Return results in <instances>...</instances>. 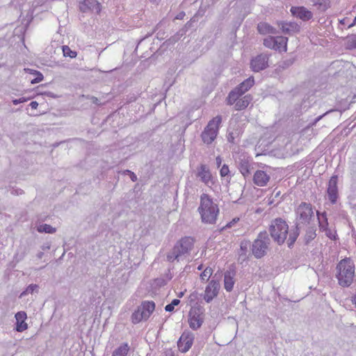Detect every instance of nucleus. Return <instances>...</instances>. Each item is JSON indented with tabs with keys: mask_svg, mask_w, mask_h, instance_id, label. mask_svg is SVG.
<instances>
[{
	"mask_svg": "<svg viewBox=\"0 0 356 356\" xmlns=\"http://www.w3.org/2000/svg\"><path fill=\"white\" fill-rule=\"evenodd\" d=\"M197 210L202 222L209 225L216 224L219 214V208L209 195L205 193L201 195L200 204Z\"/></svg>",
	"mask_w": 356,
	"mask_h": 356,
	"instance_id": "nucleus-1",
	"label": "nucleus"
},
{
	"mask_svg": "<svg viewBox=\"0 0 356 356\" xmlns=\"http://www.w3.org/2000/svg\"><path fill=\"white\" fill-rule=\"evenodd\" d=\"M337 278L339 285L348 287L353 282L355 278V264L350 258L341 259L337 265Z\"/></svg>",
	"mask_w": 356,
	"mask_h": 356,
	"instance_id": "nucleus-2",
	"label": "nucleus"
},
{
	"mask_svg": "<svg viewBox=\"0 0 356 356\" xmlns=\"http://www.w3.org/2000/svg\"><path fill=\"white\" fill-rule=\"evenodd\" d=\"M194 244L193 238L185 236L178 241L174 245L173 248L167 254V260L173 262L179 258L188 254L192 250Z\"/></svg>",
	"mask_w": 356,
	"mask_h": 356,
	"instance_id": "nucleus-3",
	"label": "nucleus"
},
{
	"mask_svg": "<svg viewBox=\"0 0 356 356\" xmlns=\"http://www.w3.org/2000/svg\"><path fill=\"white\" fill-rule=\"evenodd\" d=\"M268 231L271 238L278 245H282L289 234V225L285 220L277 218L271 221Z\"/></svg>",
	"mask_w": 356,
	"mask_h": 356,
	"instance_id": "nucleus-4",
	"label": "nucleus"
},
{
	"mask_svg": "<svg viewBox=\"0 0 356 356\" xmlns=\"http://www.w3.org/2000/svg\"><path fill=\"white\" fill-rule=\"evenodd\" d=\"M270 243V239L268 232L266 231L260 232L258 234L257 238L252 243V254L257 259H260L264 257L267 254V250Z\"/></svg>",
	"mask_w": 356,
	"mask_h": 356,
	"instance_id": "nucleus-5",
	"label": "nucleus"
},
{
	"mask_svg": "<svg viewBox=\"0 0 356 356\" xmlns=\"http://www.w3.org/2000/svg\"><path fill=\"white\" fill-rule=\"evenodd\" d=\"M221 122L222 117L220 115H217L208 122L201 134L204 143L210 145L216 138Z\"/></svg>",
	"mask_w": 356,
	"mask_h": 356,
	"instance_id": "nucleus-6",
	"label": "nucleus"
},
{
	"mask_svg": "<svg viewBox=\"0 0 356 356\" xmlns=\"http://www.w3.org/2000/svg\"><path fill=\"white\" fill-rule=\"evenodd\" d=\"M296 222L300 224H309L314 217V210L310 203L302 202L295 210Z\"/></svg>",
	"mask_w": 356,
	"mask_h": 356,
	"instance_id": "nucleus-7",
	"label": "nucleus"
},
{
	"mask_svg": "<svg viewBox=\"0 0 356 356\" xmlns=\"http://www.w3.org/2000/svg\"><path fill=\"white\" fill-rule=\"evenodd\" d=\"M155 309L154 302L145 301L131 315V321L136 324L147 319Z\"/></svg>",
	"mask_w": 356,
	"mask_h": 356,
	"instance_id": "nucleus-8",
	"label": "nucleus"
},
{
	"mask_svg": "<svg viewBox=\"0 0 356 356\" xmlns=\"http://www.w3.org/2000/svg\"><path fill=\"white\" fill-rule=\"evenodd\" d=\"M203 313L199 307L192 308L188 314V324L191 329L196 330L200 328L203 322Z\"/></svg>",
	"mask_w": 356,
	"mask_h": 356,
	"instance_id": "nucleus-9",
	"label": "nucleus"
},
{
	"mask_svg": "<svg viewBox=\"0 0 356 356\" xmlns=\"http://www.w3.org/2000/svg\"><path fill=\"white\" fill-rule=\"evenodd\" d=\"M268 55L260 54L250 60V68L254 72H259L268 67Z\"/></svg>",
	"mask_w": 356,
	"mask_h": 356,
	"instance_id": "nucleus-10",
	"label": "nucleus"
},
{
	"mask_svg": "<svg viewBox=\"0 0 356 356\" xmlns=\"http://www.w3.org/2000/svg\"><path fill=\"white\" fill-rule=\"evenodd\" d=\"M214 278L210 281L204 291V299L207 302H210L218 294L220 285L219 281Z\"/></svg>",
	"mask_w": 356,
	"mask_h": 356,
	"instance_id": "nucleus-11",
	"label": "nucleus"
},
{
	"mask_svg": "<svg viewBox=\"0 0 356 356\" xmlns=\"http://www.w3.org/2000/svg\"><path fill=\"white\" fill-rule=\"evenodd\" d=\"M194 341V334L191 332H184L181 335L177 346L179 350L185 353L191 348Z\"/></svg>",
	"mask_w": 356,
	"mask_h": 356,
	"instance_id": "nucleus-12",
	"label": "nucleus"
},
{
	"mask_svg": "<svg viewBox=\"0 0 356 356\" xmlns=\"http://www.w3.org/2000/svg\"><path fill=\"white\" fill-rule=\"evenodd\" d=\"M337 181L338 177L337 175H333L331 177L328 182L327 194L328 199L332 204H335L338 198Z\"/></svg>",
	"mask_w": 356,
	"mask_h": 356,
	"instance_id": "nucleus-13",
	"label": "nucleus"
},
{
	"mask_svg": "<svg viewBox=\"0 0 356 356\" xmlns=\"http://www.w3.org/2000/svg\"><path fill=\"white\" fill-rule=\"evenodd\" d=\"M101 7V4L97 0H82L79 2V9L83 13L91 10L99 13Z\"/></svg>",
	"mask_w": 356,
	"mask_h": 356,
	"instance_id": "nucleus-14",
	"label": "nucleus"
},
{
	"mask_svg": "<svg viewBox=\"0 0 356 356\" xmlns=\"http://www.w3.org/2000/svg\"><path fill=\"white\" fill-rule=\"evenodd\" d=\"M277 25L282 32L287 35H293L300 30V26L296 22H277Z\"/></svg>",
	"mask_w": 356,
	"mask_h": 356,
	"instance_id": "nucleus-15",
	"label": "nucleus"
},
{
	"mask_svg": "<svg viewBox=\"0 0 356 356\" xmlns=\"http://www.w3.org/2000/svg\"><path fill=\"white\" fill-rule=\"evenodd\" d=\"M292 15L302 21H308L313 17V13L303 6L292 7L291 8Z\"/></svg>",
	"mask_w": 356,
	"mask_h": 356,
	"instance_id": "nucleus-16",
	"label": "nucleus"
},
{
	"mask_svg": "<svg viewBox=\"0 0 356 356\" xmlns=\"http://www.w3.org/2000/svg\"><path fill=\"white\" fill-rule=\"evenodd\" d=\"M270 180V176L263 170H257L253 177L254 184L258 186L262 187L267 185Z\"/></svg>",
	"mask_w": 356,
	"mask_h": 356,
	"instance_id": "nucleus-17",
	"label": "nucleus"
},
{
	"mask_svg": "<svg viewBox=\"0 0 356 356\" xmlns=\"http://www.w3.org/2000/svg\"><path fill=\"white\" fill-rule=\"evenodd\" d=\"M27 318L26 313L25 312H18L15 314L16 318V330L22 332L28 328V325L25 322Z\"/></svg>",
	"mask_w": 356,
	"mask_h": 356,
	"instance_id": "nucleus-18",
	"label": "nucleus"
},
{
	"mask_svg": "<svg viewBox=\"0 0 356 356\" xmlns=\"http://www.w3.org/2000/svg\"><path fill=\"white\" fill-rule=\"evenodd\" d=\"M238 169L243 176L247 178L251 175L252 163L245 156L239 159Z\"/></svg>",
	"mask_w": 356,
	"mask_h": 356,
	"instance_id": "nucleus-19",
	"label": "nucleus"
},
{
	"mask_svg": "<svg viewBox=\"0 0 356 356\" xmlns=\"http://www.w3.org/2000/svg\"><path fill=\"white\" fill-rule=\"evenodd\" d=\"M197 177H200L201 181L205 184H209L211 179V175L205 165L201 164L197 169Z\"/></svg>",
	"mask_w": 356,
	"mask_h": 356,
	"instance_id": "nucleus-20",
	"label": "nucleus"
},
{
	"mask_svg": "<svg viewBox=\"0 0 356 356\" xmlns=\"http://www.w3.org/2000/svg\"><path fill=\"white\" fill-rule=\"evenodd\" d=\"M257 29L258 32L261 35L277 34L278 33L275 28L264 22H259L257 24Z\"/></svg>",
	"mask_w": 356,
	"mask_h": 356,
	"instance_id": "nucleus-21",
	"label": "nucleus"
},
{
	"mask_svg": "<svg viewBox=\"0 0 356 356\" xmlns=\"http://www.w3.org/2000/svg\"><path fill=\"white\" fill-rule=\"evenodd\" d=\"M289 238L287 241L289 248H291L298 236L300 235V225L299 223H296L294 228L291 229V231L289 230Z\"/></svg>",
	"mask_w": 356,
	"mask_h": 356,
	"instance_id": "nucleus-22",
	"label": "nucleus"
},
{
	"mask_svg": "<svg viewBox=\"0 0 356 356\" xmlns=\"http://www.w3.org/2000/svg\"><path fill=\"white\" fill-rule=\"evenodd\" d=\"M234 272L227 271L225 273L224 286L227 291L229 292L233 289L234 284Z\"/></svg>",
	"mask_w": 356,
	"mask_h": 356,
	"instance_id": "nucleus-23",
	"label": "nucleus"
},
{
	"mask_svg": "<svg viewBox=\"0 0 356 356\" xmlns=\"http://www.w3.org/2000/svg\"><path fill=\"white\" fill-rule=\"evenodd\" d=\"M254 83V80L252 76H250L240 83L236 88L243 95L248 91Z\"/></svg>",
	"mask_w": 356,
	"mask_h": 356,
	"instance_id": "nucleus-24",
	"label": "nucleus"
},
{
	"mask_svg": "<svg viewBox=\"0 0 356 356\" xmlns=\"http://www.w3.org/2000/svg\"><path fill=\"white\" fill-rule=\"evenodd\" d=\"M252 98L250 95H245L243 98L239 99L235 104L234 108L236 111H241L248 107Z\"/></svg>",
	"mask_w": 356,
	"mask_h": 356,
	"instance_id": "nucleus-25",
	"label": "nucleus"
},
{
	"mask_svg": "<svg viewBox=\"0 0 356 356\" xmlns=\"http://www.w3.org/2000/svg\"><path fill=\"white\" fill-rule=\"evenodd\" d=\"M287 42L288 38L284 36L275 37V50H283L286 51L287 50Z\"/></svg>",
	"mask_w": 356,
	"mask_h": 356,
	"instance_id": "nucleus-26",
	"label": "nucleus"
},
{
	"mask_svg": "<svg viewBox=\"0 0 356 356\" xmlns=\"http://www.w3.org/2000/svg\"><path fill=\"white\" fill-rule=\"evenodd\" d=\"M310 2L321 12L325 11L330 6L329 0H310Z\"/></svg>",
	"mask_w": 356,
	"mask_h": 356,
	"instance_id": "nucleus-27",
	"label": "nucleus"
},
{
	"mask_svg": "<svg viewBox=\"0 0 356 356\" xmlns=\"http://www.w3.org/2000/svg\"><path fill=\"white\" fill-rule=\"evenodd\" d=\"M242 95L240 92L235 88L234 90L230 91L227 97V104L228 105H232L239 99V97Z\"/></svg>",
	"mask_w": 356,
	"mask_h": 356,
	"instance_id": "nucleus-28",
	"label": "nucleus"
},
{
	"mask_svg": "<svg viewBox=\"0 0 356 356\" xmlns=\"http://www.w3.org/2000/svg\"><path fill=\"white\" fill-rule=\"evenodd\" d=\"M316 214L318 216V226L320 228V230L324 231L326 228H328V222L327 218L326 216V213H320L319 211H316Z\"/></svg>",
	"mask_w": 356,
	"mask_h": 356,
	"instance_id": "nucleus-29",
	"label": "nucleus"
},
{
	"mask_svg": "<svg viewBox=\"0 0 356 356\" xmlns=\"http://www.w3.org/2000/svg\"><path fill=\"white\" fill-rule=\"evenodd\" d=\"M316 229L314 226L308 227L306 229V233L305 235V244H309L312 240H314L316 236Z\"/></svg>",
	"mask_w": 356,
	"mask_h": 356,
	"instance_id": "nucleus-30",
	"label": "nucleus"
},
{
	"mask_svg": "<svg viewBox=\"0 0 356 356\" xmlns=\"http://www.w3.org/2000/svg\"><path fill=\"white\" fill-rule=\"evenodd\" d=\"M129 350V347L127 343L120 345L117 348L112 354V356H127Z\"/></svg>",
	"mask_w": 356,
	"mask_h": 356,
	"instance_id": "nucleus-31",
	"label": "nucleus"
},
{
	"mask_svg": "<svg viewBox=\"0 0 356 356\" xmlns=\"http://www.w3.org/2000/svg\"><path fill=\"white\" fill-rule=\"evenodd\" d=\"M25 70L26 72H29V73L35 74L36 76V77L35 79L31 80V83L32 84L40 83L44 79L42 74L41 72H40L39 71L31 70V69H25Z\"/></svg>",
	"mask_w": 356,
	"mask_h": 356,
	"instance_id": "nucleus-32",
	"label": "nucleus"
},
{
	"mask_svg": "<svg viewBox=\"0 0 356 356\" xmlns=\"http://www.w3.org/2000/svg\"><path fill=\"white\" fill-rule=\"evenodd\" d=\"M346 45L348 49H356V34H352L346 38Z\"/></svg>",
	"mask_w": 356,
	"mask_h": 356,
	"instance_id": "nucleus-33",
	"label": "nucleus"
},
{
	"mask_svg": "<svg viewBox=\"0 0 356 356\" xmlns=\"http://www.w3.org/2000/svg\"><path fill=\"white\" fill-rule=\"evenodd\" d=\"M37 230L40 233L45 232L49 234H53L56 232V228L47 224H42L39 225L37 228Z\"/></svg>",
	"mask_w": 356,
	"mask_h": 356,
	"instance_id": "nucleus-34",
	"label": "nucleus"
},
{
	"mask_svg": "<svg viewBox=\"0 0 356 356\" xmlns=\"http://www.w3.org/2000/svg\"><path fill=\"white\" fill-rule=\"evenodd\" d=\"M263 44L267 48L275 50V37L268 36L264 38Z\"/></svg>",
	"mask_w": 356,
	"mask_h": 356,
	"instance_id": "nucleus-35",
	"label": "nucleus"
},
{
	"mask_svg": "<svg viewBox=\"0 0 356 356\" xmlns=\"http://www.w3.org/2000/svg\"><path fill=\"white\" fill-rule=\"evenodd\" d=\"M63 56L65 57H70L71 58H76L77 56V53L75 51H72L70 47L67 45H64L62 47Z\"/></svg>",
	"mask_w": 356,
	"mask_h": 356,
	"instance_id": "nucleus-36",
	"label": "nucleus"
},
{
	"mask_svg": "<svg viewBox=\"0 0 356 356\" xmlns=\"http://www.w3.org/2000/svg\"><path fill=\"white\" fill-rule=\"evenodd\" d=\"M239 134L238 130L229 131L227 136V140L231 143H236L235 139L239 136Z\"/></svg>",
	"mask_w": 356,
	"mask_h": 356,
	"instance_id": "nucleus-37",
	"label": "nucleus"
},
{
	"mask_svg": "<svg viewBox=\"0 0 356 356\" xmlns=\"http://www.w3.org/2000/svg\"><path fill=\"white\" fill-rule=\"evenodd\" d=\"M213 270L210 267H207L204 269V270L201 273L200 275V279L204 281L207 282L209 280V277L212 275Z\"/></svg>",
	"mask_w": 356,
	"mask_h": 356,
	"instance_id": "nucleus-38",
	"label": "nucleus"
},
{
	"mask_svg": "<svg viewBox=\"0 0 356 356\" xmlns=\"http://www.w3.org/2000/svg\"><path fill=\"white\" fill-rule=\"evenodd\" d=\"M180 303V300L179 299H174L170 304H168L165 306V310L166 312H172L174 310L175 306L178 305Z\"/></svg>",
	"mask_w": 356,
	"mask_h": 356,
	"instance_id": "nucleus-39",
	"label": "nucleus"
},
{
	"mask_svg": "<svg viewBox=\"0 0 356 356\" xmlns=\"http://www.w3.org/2000/svg\"><path fill=\"white\" fill-rule=\"evenodd\" d=\"M37 284H30L28 286V287L26 289V290L22 292L20 295V297L27 294V293H32L34 291H35L38 289Z\"/></svg>",
	"mask_w": 356,
	"mask_h": 356,
	"instance_id": "nucleus-40",
	"label": "nucleus"
},
{
	"mask_svg": "<svg viewBox=\"0 0 356 356\" xmlns=\"http://www.w3.org/2000/svg\"><path fill=\"white\" fill-rule=\"evenodd\" d=\"M293 63H294L293 58L286 59L285 60H283L280 63V67H282V69H286V68L289 67V66H291V65H293Z\"/></svg>",
	"mask_w": 356,
	"mask_h": 356,
	"instance_id": "nucleus-41",
	"label": "nucleus"
},
{
	"mask_svg": "<svg viewBox=\"0 0 356 356\" xmlns=\"http://www.w3.org/2000/svg\"><path fill=\"white\" fill-rule=\"evenodd\" d=\"M325 232V235L332 240L336 239V232L331 230L330 228H326Z\"/></svg>",
	"mask_w": 356,
	"mask_h": 356,
	"instance_id": "nucleus-42",
	"label": "nucleus"
},
{
	"mask_svg": "<svg viewBox=\"0 0 356 356\" xmlns=\"http://www.w3.org/2000/svg\"><path fill=\"white\" fill-rule=\"evenodd\" d=\"M229 170L228 165L226 164H224L220 170V176L226 177L229 175Z\"/></svg>",
	"mask_w": 356,
	"mask_h": 356,
	"instance_id": "nucleus-43",
	"label": "nucleus"
},
{
	"mask_svg": "<svg viewBox=\"0 0 356 356\" xmlns=\"http://www.w3.org/2000/svg\"><path fill=\"white\" fill-rule=\"evenodd\" d=\"M248 243L247 242H242L241 243V250L242 251V253L240 254V257H241L243 254L245 256L246 252L248 250Z\"/></svg>",
	"mask_w": 356,
	"mask_h": 356,
	"instance_id": "nucleus-44",
	"label": "nucleus"
},
{
	"mask_svg": "<svg viewBox=\"0 0 356 356\" xmlns=\"http://www.w3.org/2000/svg\"><path fill=\"white\" fill-rule=\"evenodd\" d=\"M331 111H328L325 112L324 114H323V115H320V116L317 117V118L314 120V122H312V123L309 124V126L313 127V126L316 125V124L319 120H321V119H322L325 115H326L327 113H330V112H331Z\"/></svg>",
	"mask_w": 356,
	"mask_h": 356,
	"instance_id": "nucleus-45",
	"label": "nucleus"
},
{
	"mask_svg": "<svg viewBox=\"0 0 356 356\" xmlns=\"http://www.w3.org/2000/svg\"><path fill=\"white\" fill-rule=\"evenodd\" d=\"M29 99V98H26V97H21V98H19V99H13V104L17 105V104H20V103L26 102Z\"/></svg>",
	"mask_w": 356,
	"mask_h": 356,
	"instance_id": "nucleus-46",
	"label": "nucleus"
},
{
	"mask_svg": "<svg viewBox=\"0 0 356 356\" xmlns=\"http://www.w3.org/2000/svg\"><path fill=\"white\" fill-rule=\"evenodd\" d=\"M239 220L238 218H234L232 221L228 222L223 229L231 228L235 223H236Z\"/></svg>",
	"mask_w": 356,
	"mask_h": 356,
	"instance_id": "nucleus-47",
	"label": "nucleus"
},
{
	"mask_svg": "<svg viewBox=\"0 0 356 356\" xmlns=\"http://www.w3.org/2000/svg\"><path fill=\"white\" fill-rule=\"evenodd\" d=\"M349 21H350L349 18L345 17V18H343L342 19L339 20V24L341 25H343V26H345V25L348 26V24H350Z\"/></svg>",
	"mask_w": 356,
	"mask_h": 356,
	"instance_id": "nucleus-48",
	"label": "nucleus"
},
{
	"mask_svg": "<svg viewBox=\"0 0 356 356\" xmlns=\"http://www.w3.org/2000/svg\"><path fill=\"white\" fill-rule=\"evenodd\" d=\"M125 172L130 175L131 179L133 181H136L137 180V177L134 172H131L130 170H126Z\"/></svg>",
	"mask_w": 356,
	"mask_h": 356,
	"instance_id": "nucleus-49",
	"label": "nucleus"
},
{
	"mask_svg": "<svg viewBox=\"0 0 356 356\" xmlns=\"http://www.w3.org/2000/svg\"><path fill=\"white\" fill-rule=\"evenodd\" d=\"M30 106L32 109H36L38 106V103L35 101L31 102L30 104Z\"/></svg>",
	"mask_w": 356,
	"mask_h": 356,
	"instance_id": "nucleus-50",
	"label": "nucleus"
},
{
	"mask_svg": "<svg viewBox=\"0 0 356 356\" xmlns=\"http://www.w3.org/2000/svg\"><path fill=\"white\" fill-rule=\"evenodd\" d=\"M185 16V13L184 12H181L179 13L177 16H176V19H182L184 18V17Z\"/></svg>",
	"mask_w": 356,
	"mask_h": 356,
	"instance_id": "nucleus-51",
	"label": "nucleus"
},
{
	"mask_svg": "<svg viewBox=\"0 0 356 356\" xmlns=\"http://www.w3.org/2000/svg\"><path fill=\"white\" fill-rule=\"evenodd\" d=\"M165 356H175V354L172 350H168L165 353Z\"/></svg>",
	"mask_w": 356,
	"mask_h": 356,
	"instance_id": "nucleus-52",
	"label": "nucleus"
},
{
	"mask_svg": "<svg viewBox=\"0 0 356 356\" xmlns=\"http://www.w3.org/2000/svg\"><path fill=\"white\" fill-rule=\"evenodd\" d=\"M216 165H218V167H220V165L222 163L221 157L220 156H217L216 159Z\"/></svg>",
	"mask_w": 356,
	"mask_h": 356,
	"instance_id": "nucleus-53",
	"label": "nucleus"
},
{
	"mask_svg": "<svg viewBox=\"0 0 356 356\" xmlns=\"http://www.w3.org/2000/svg\"><path fill=\"white\" fill-rule=\"evenodd\" d=\"M355 24H356V16H355V19H353V21L351 23L348 24V28L350 29V28L354 26Z\"/></svg>",
	"mask_w": 356,
	"mask_h": 356,
	"instance_id": "nucleus-54",
	"label": "nucleus"
},
{
	"mask_svg": "<svg viewBox=\"0 0 356 356\" xmlns=\"http://www.w3.org/2000/svg\"><path fill=\"white\" fill-rule=\"evenodd\" d=\"M164 284H165L164 280H163V279L159 280V279L157 278V285L162 286V285H164Z\"/></svg>",
	"mask_w": 356,
	"mask_h": 356,
	"instance_id": "nucleus-55",
	"label": "nucleus"
},
{
	"mask_svg": "<svg viewBox=\"0 0 356 356\" xmlns=\"http://www.w3.org/2000/svg\"><path fill=\"white\" fill-rule=\"evenodd\" d=\"M92 102L95 103V104H98V99L95 97H92Z\"/></svg>",
	"mask_w": 356,
	"mask_h": 356,
	"instance_id": "nucleus-56",
	"label": "nucleus"
},
{
	"mask_svg": "<svg viewBox=\"0 0 356 356\" xmlns=\"http://www.w3.org/2000/svg\"><path fill=\"white\" fill-rule=\"evenodd\" d=\"M191 24H192V22H191V20L190 22H187V24H186V26L190 27L191 26Z\"/></svg>",
	"mask_w": 356,
	"mask_h": 356,
	"instance_id": "nucleus-57",
	"label": "nucleus"
},
{
	"mask_svg": "<svg viewBox=\"0 0 356 356\" xmlns=\"http://www.w3.org/2000/svg\"><path fill=\"white\" fill-rule=\"evenodd\" d=\"M184 296V293L183 292H181L179 294V297L181 298Z\"/></svg>",
	"mask_w": 356,
	"mask_h": 356,
	"instance_id": "nucleus-58",
	"label": "nucleus"
},
{
	"mask_svg": "<svg viewBox=\"0 0 356 356\" xmlns=\"http://www.w3.org/2000/svg\"><path fill=\"white\" fill-rule=\"evenodd\" d=\"M202 265L199 266L198 268H197V269L199 270H202Z\"/></svg>",
	"mask_w": 356,
	"mask_h": 356,
	"instance_id": "nucleus-59",
	"label": "nucleus"
}]
</instances>
